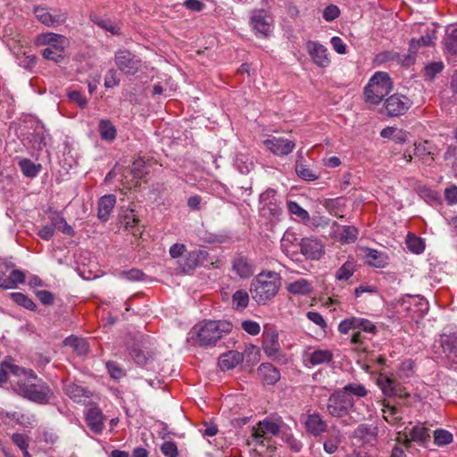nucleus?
Listing matches in <instances>:
<instances>
[{"instance_id": "1", "label": "nucleus", "mask_w": 457, "mask_h": 457, "mask_svg": "<svg viewBox=\"0 0 457 457\" xmlns=\"http://www.w3.org/2000/svg\"><path fill=\"white\" fill-rule=\"evenodd\" d=\"M368 394L366 387L359 383H348L342 388L335 390L327 402L328 413L337 419H342L345 426L354 425L365 420L362 411L364 405L358 403V399Z\"/></svg>"}, {"instance_id": "2", "label": "nucleus", "mask_w": 457, "mask_h": 457, "mask_svg": "<svg viewBox=\"0 0 457 457\" xmlns=\"http://www.w3.org/2000/svg\"><path fill=\"white\" fill-rule=\"evenodd\" d=\"M233 328L231 322L227 320H204L195 325L191 330L192 337L202 347H212L228 335Z\"/></svg>"}, {"instance_id": "3", "label": "nucleus", "mask_w": 457, "mask_h": 457, "mask_svg": "<svg viewBox=\"0 0 457 457\" xmlns=\"http://www.w3.org/2000/svg\"><path fill=\"white\" fill-rule=\"evenodd\" d=\"M281 287V277L275 271H262L251 282L250 293L252 298L264 305L273 299Z\"/></svg>"}, {"instance_id": "4", "label": "nucleus", "mask_w": 457, "mask_h": 457, "mask_svg": "<svg viewBox=\"0 0 457 457\" xmlns=\"http://www.w3.org/2000/svg\"><path fill=\"white\" fill-rule=\"evenodd\" d=\"M393 89V82L386 72L377 71L369 80L364 88L367 103L379 104Z\"/></svg>"}, {"instance_id": "5", "label": "nucleus", "mask_w": 457, "mask_h": 457, "mask_svg": "<svg viewBox=\"0 0 457 457\" xmlns=\"http://www.w3.org/2000/svg\"><path fill=\"white\" fill-rule=\"evenodd\" d=\"M128 350L138 366L149 368L155 360L156 349L148 337L140 336Z\"/></svg>"}, {"instance_id": "6", "label": "nucleus", "mask_w": 457, "mask_h": 457, "mask_svg": "<svg viewBox=\"0 0 457 457\" xmlns=\"http://www.w3.org/2000/svg\"><path fill=\"white\" fill-rule=\"evenodd\" d=\"M14 390L23 398H27L38 404L48 403L54 396L53 390L45 382L39 384L17 382Z\"/></svg>"}, {"instance_id": "7", "label": "nucleus", "mask_w": 457, "mask_h": 457, "mask_svg": "<svg viewBox=\"0 0 457 457\" xmlns=\"http://www.w3.org/2000/svg\"><path fill=\"white\" fill-rule=\"evenodd\" d=\"M260 212L268 219L277 218L281 213V203L278 199L277 192L269 188L260 195Z\"/></svg>"}, {"instance_id": "8", "label": "nucleus", "mask_w": 457, "mask_h": 457, "mask_svg": "<svg viewBox=\"0 0 457 457\" xmlns=\"http://www.w3.org/2000/svg\"><path fill=\"white\" fill-rule=\"evenodd\" d=\"M118 69L126 75L136 74L141 67V60L129 50H118L114 58Z\"/></svg>"}, {"instance_id": "9", "label": "nucleus", "mask_w": 457, "mask_h": 457, "mask_svg": "<svg viewBox=\"0 0 457 457\" xmlns=\"http://www.w3.org/2000/svg\"><path fill=\"white\" fill-rule=\"evenodd\" d=\"M262 349L267 356L273 361H278L283 357L278 342V333L275 328H266L264 329L262 333Z\"/></svg>"}, {"instance_id": "10", "label": "nucleus", "mask_w": 457, "mask_h": 457, "mask_svg": "<svg viewBox=\"0 0 457 457\" xmlns=\"http://www.w3.org/2000/svg\"><path fill=\"white\" fill-rule=\"evenodd\" d=\"M412 101L404 95L394 94L385 101V109L390 117L403 115L411 107Z\"/></svg>"}, {"instance_id": "11", "label": "nucleus", "mask_w": 457, "mask_h": 457, "mask_svg": "<svg viewBox=\"0 0 457 457\" xmlns=\"http://www.w3.org/2000/svg\"><path fill=\"white\" fill-rule=\"evenodd\" d=\"M250 23L258 35L268 37L272 32L273 20L263 9L252 12Z\"/></svg>"}, {"instance_id": "12", "label": "nucleus", "mask_w": 457, "mask_h": 457, "mask_svg": "<svg viewBox=\"0 0 457 457\" xmlns=\"http://www.w3.org/2000/svg\"><path fill=\"white\" fill-rule=\"evenodd\" d=\"M350 330H359L373 335L378 332L377 327L370 320L359 317H351L339 323L338 331L341 334H347Z\"/></svg>"}, {"instance_id": "13", "label": "nucleus", "mask_w": 457, "mask_h": 457, "mask_svg": "<svg viewBox=\"0 0 457 457\" xmlns=\"http://www.w3.org/2000/svg\"><path fill=\"white\" fill-rule=\"evenodd\" d=\"M37 19L48 27H56L65 22L67 13L58 9L48 10L46 7L37 6L34 8Z\"/></svg>"}, {"instance_id": "14", "label": "nucleus", "mask_w": 457, "mask_h": 457, "mask_svg": "<svg viewBox=\"0 0 457 457\" xmlns=\"http://www.w3.org/2000/svg\"><path fill=\"white\" fill-rule=\"evenodd\" d=\"M279 425L270 420L260 421L256 428H253L252 437L256 444L263 445L264 440L279 433Z\"/></svg>"}, {"instance_id": "15", "label": "nucleus", "mask_w": 457, "mask_h": 457, "mask_svg": "<svg viewBox=\"0 0 457 457\" xmlns=\"http://www.w3.org/2000/svg\"><path fill=\"white\" fill-rule=\"evenodd\" d=\"M378 386L387 397L398 396L400 398H407L410 396L405 388L395 379L386 376H380L378 378Z\"/></svg>"}, {"instance_id": "16", "label": "nucleus", "mask_w": 457, "mask_h": 457, "mask_svg": "<svg viewBox=\"0 0 457 457\" xmlns=\"http://www.w3.org/2000/svg\"><path fill=\"white\" fill-rule=\"evenodd\" d=\"M301 253L308 259L320 260L324 254V245L317 238L304 237L299 244Z\"/></svg>"}, {"instance_id": "17", "label": "nucleus", "mask_w": 457, "mask_h": 457, "mask_svg": "<svg viewBox=\"0 0 457 457\" xmlns=\"http://www.w3.org/2000/svg\"><path fill=\"white\" fill-rule=\"evenodd\" d=\"M263 145L275 155H287L295 148V144L294 141L284 137H272L271 138L265 139Z\"/></svg>"}, {"instance_id": "18", "label": "nucleus", "mask_w": 457, "mask_h": 457, "mask_svg": "<svg viewBox=\"0 0 457 457\" xmlns=\"http://www.w3.org/2000/svg\"><path fill=\"white\" fill-rule=\"evenodd\" d=\"M306 48L309 55L316 65L322 68L329 65L330 60L328 58V49L323 45L314 41H308Z\"/></svg>"}, {"instance_id": "19", "label": "nucleus", "mask_w": 457, "mask_h": 457, "mask_svg": "<svg viewBox=\"0 0 457 457\" xmlns=\"http://www.w3.org/2000/svg\"><path fill=\"white\" fill-rule=\"evenodd\" d=\"M36 43L40 46H47L46 48L64 51L68 45V39L62 35L48 32L38 35Z\"/></svg>"}, {"instance_id": "20", "label": "nucleus", "mask_w": 457, "mask_h": 457, "mask_svg": "<svg viewBox=\"0 0 457 457\" xmlns=\"http://www.w3.org/2000/svg\"><path fill=\"white\" fill-rule=\"evenodd\" d=\"M378 428L371 424H360L353 432V437L364 444H372L377 440Z\"/></svg>"}, {"instance_id": "21", "label": "nucleus", "mask_w": 457, "mask_h": 457, "mask_svg": "<svg viewBox=\"0 0 457 457\" xmlns=\"http://www.w3.org/2000/svg\"><path fill=\"white\" fill-rule=\"evenodd\" d=\"M306 430L314 436L321 435L327 430L328 424L318 412L308 414L304 420Z\"/></svg>"}, {"instance_id": "22", "label": "nucleus", "mask_w": 457, "mask_h": 457, "mask_svg": "<svg viewBox=\"0 0 457 457\" xmlns=\"http://www.w3.org/2000/svg\"><path fill=\"white\" fill-rule=\"evenodd\" d=\"M204 259V253L202 251L189 252L185 257L178 261L181 272H187L196 268Z\"/></svg>"}, {"instance_id": "23", "label": "nucleus", "mask_w": 457, "mask_h": 457, "mask_svg": "<svg viewBox=\"0 0 457 457\" xmlns=\"http://www.w3.org/2000/svg\"><path fill=\"white\" fill-rule=\"evenodd\" d=\"M244 361V353L237 351H228L221 354L219 358V366L222 370L234 369Z\"/></svg>"}, {"instance_id": "24", "label": "nucleus", "mask_w": 457, "mask_h": 457, "mask_svg": "<svg viewBox=\"0 0 457 457\" xmlns=\"http://www.w3.org/2000/svg\"><path fill=\"white\" fill-rule=\"evenodd\" d=\"M104 420L102 411L97 407L90 408L87 412V424L90 429L96 434L102 433L104 429Z\"/></svg>"}, {"instance_id": "25", "label": "nucleus", "mask_w": 457, "mask_h": 457, "mask_svg": "<svg viewBox=\"0 0 457 457\" xmlns=\"http://www.w3.org/2000/svg\"><path fill=\"white\" fill-rule=\"evenodd\" d=\"M65 392L76 403H86L92 395L90 391L74 383L68 384Z\"/></svg>"}, {"instance_id": "26", "label": "nucleus", "mask_w": 457, "mask_h": 457, "mask_svg": "<svg viewBox=\"0 0 457 457\" xmlns=\"http://www.w3.org/2000/svg\"><path fill=\"white\" fill-rule=\"evenodd\" d=\"M333 360V353L328 349H316L306 354V361L312 366L328 364Z\"/></svg>"}, {"instance_id": "27", "label": "nucleus", "mask_w": 457, "mask_h": 457, "mask_svg": "<svg viewBox=\"0 0 457 457\" xmlns=\"http://www.w3.org/2000/svg\"><path fill=\"white\" fill-rule=\"evenodd\" d=\"M233 270L242 278H247L254 272L253 265L243 255H238L235 258Z\"/></svg>"}, {"instance_id": "28", "label": "nucleus", "mask_w": 457, "mask_h": 457, "mask_svg": "<svg viewBox=\"0 0 457 457\" xmlns=\"http://www.w3.org/2000/svg\"><path fill=\"white\" fill-rule=\"evenodd\" d=\"M115 204L116 196L114 195L102 196L98 201V218L104 221L107 220Z\"/></svg>"}, {"instance_id": "29", "label": "nucleus", "mask_w": 457, "mask_h": 457, "mask_svg": "<svg viewBox=\"0 0 457 457\" xmlns=\"http://www.w3.org/2000/svg\"><path fill=\"white\" fill-rule=\"evenodd\" d=\"M258 373L268 385H274L280 378L279 370L270 363H262L258 369Z\"/></svg>"}, {"instance_id": "30", "label": "nucleus", "mask_w": 457, "mask_h": 457, "mask_svg": "<svg viewBox=\"0 0 457 457\" xmlns=\"http://www.w3.org/2000/svg\"><path fill=\"white\" fill-rule=\"evenodd\" d=\"M409 438L420 445L427 446L430 442L429 429L423 425H416L410 430Z\"/></svg>"}, {"instance_id": "31", "label": "nucleus", "mask_w": 457, "mask_h": 457, "mask_svg": "<svg viewBox=\"0 0 457 457\" xmlns=\"http://www.w3.org/2000/svg\"><path fill=\"white\" fill-rule=\"evenodd\" d=\"M98 132L102 140L112 142L116 138L117 129L110 120L102 119L98 123Z\"/></svg>"}, {"instance_id": "32", "label": "nucleus", "mask_w": 457, "mask_h": 457, "mask_svg": "<svg viewBox=\"0 0 457 457\" xmlns=\"http://www.w3.org/2000/svg\"><path fill=\"white\" fill-rule=\"evenodd\" d=\"M287 291L292 295H306L312 292V285L305 278H299L287 286Z\"/></svg>"}, {"instance_id": "33", "label": "nucleus", "mask_w": 457, "mask_h": 457, "mask_svg": "<svg viewBox=\"0 0 457 457\" xmlns=\"http://www.w3.org/2000/svg\"><path fill=\"white\" fill-rule=\"evenodd\" d=\"M444 42L445 50L453 55H457V25H450L446 29Z\"/></svg>"}, {"instance_id": "34", "label": "nucleus", "mask_w": 457, "mask_h": 457, "mask_svg": "<svg viewBox=\"0 0 457 457\" xmlns=\"http://www.w3.org/2000/svg\"><path fill=\"white\" fill-rule=\"evenodd\" d=\"M337 226L336 233L339 240L345 244H351L358 237V229L354 226Z\"/></svg>"}, {"instance_id": "35", "label": "nucleus", "mask_w": 457, "mask_h": 457, "mask_svg": "<svg viewBox=\"0 0 457 457\" xmlns=\"http://www.w3.org/2000/svg\"><path fill=\"white\" fill-rule=\"evenodd\" d=\"M90 21L112 35H119L120 33V27L110 19H104L97 14L92 13L90 14Z\"/></svg>"}, {"instance_id": "36", "label": "nucleus", "mask_w": 457, "mask_h": 457, "mask_svg": "<svg viewBox=\"0 0 457 457\" xmlns=\"http://www.w3.org/2000/svg\"><path fill=\"white\" fill-rule=\"evenodd\" d=\"M236 169L242 174H247L253 169V162L252 158L246 154L239 153L234 159Z\"/></svg>"}, {"instance_id": "37", "label": "nucleus", "mask_w": 457, "mask_h": 457, "mask_svg": "<svg viewBox=\"0 0 457 457\" xmlns=\"http://www.w3.org/2000/svg\"><path fill=\"white\" fill-rule=\"evenodd\" d=\"M436 39V30L427 29L426 34L421 36L419 39H411L410 42V49L417 51L420 46H428L433 45Z\"/></svg>"}, {"instance_id": "38", "label": "nucleus", "mask_w": 457, "mask_h": 457, "mask_svg": "<svg viewBox=\"0 0 457 457\" xmlns=\"http://www.w3.org/2000/svg\"><path fill=\"white\" fill-rule=\"evenodd\" d=\"M296 240V235L293 231L287 230L280 240L282 252L287 255L293 254L295 251L293 250L292 247L295 245Z\"/></svg>"}, {"instance_id": "39", "label": "nucleus", "mask_w": 457, "mask_h": 457, "mask_svg": "<svg viewBox=\"0 0 457 457\" xmlns=\"http://www.w3.org/2000/svg\"><path fill=\"white\" fill-rule=\"evenodd\" d=\"M19 167L21 170L22 174L27 178H34L37 175L41 166L35 164L29 159H21L18 162Z\"/></svg>"}, {"instance_id": "40", "label": "nucleus", "mask_w": 457, "mask_h": 457, "mask_svg": "<svg viewBox=\"0 0 457 457\" xmlns=\"http://www.w3.org/2000/svg\"><path fill=\"white\" fill-rule=\"evenodd\" d=\"M366 260L370 265L376 268H383L386 265V258L381 252L375 249H368Z\"/></svg>"}, {"instance_id": "41", "label": "nucleus", "mask_w": 457, "mask_h": 457, "mask_svg": "<svg viewBox=\"0 0 457 457\" xmlns=\"http://www.w3.org/2000/svg\"><path fill=\"white\" fill-rule=\"evenodd\" d=\"M10 298L18 305L29 310V311H36L37 310V304L33 302L32 299H30L28 295L20 293H11Z\"/></svg>"}, {"instance_id": "42", "label": "nucleus", "mask_w": 457, "mask_h": 457, "mask_svg": "<svg viewBox=\"0 0 457 457\" xmlns=\"http://www.w3.org/2000/svg\"><path fill=\"white\" fill-rule=\"evenodd\" d=\"M406 245L409 250L416 254L421 253L425 249L423 240L412 234L407 236Z\"/></svg>"}, {"instance_id": "43", "label": "nucleus", "mask_w": 457, "mask_h": 457, "mask_svg": "<svg viewBox=\"0 0 457 457\" xmlns=\"http://www.w3.org/2000/svg\"><path fill=\"white\" fill-rule=\"evenodd\" d=\"M355 271V265L352 262H345L336 272V278L337 280H347L349 279Z\"/></svg>"}, {"instance_id": "44", "label": "nucleus", "mask_w": 457, "mask_h": 457, "mask_svg": "<svg viewBox=\"0 0 457 457\" xmlns=\"http://www.w3.org/2000/svg\"><path fill=\"white\" fill-rule=\"evenodd\" d=\"M249 295L245 290H237L232 295V303L237 309H245L248 305Z\"/></svg>"}, {"instance_id": "45", "label": "nucleus", "mask_w": 457, "mask_h": 457, "mask_svg": "<svg viewBox=\"0 0 457 457\" xmlns=\"http://www.w3.org/2000/svg\"><path fill=\"white\" fill-rule=\"evenodd\" d=\"M295 172L301 179L306 181H312L318 179V175L312 170L306 167L299 161H297L295 164Z\"/></svg>"}, {"instance_id": "46", "label": "nucleus", "mask_w": 457, "mask_h": 457, "mask_svg": "<svg viewBox=\"0 0 457 457\" xmlns=\"http://www.w3.org/2000/svg\"><path fill=\"white\" fill-rule=\"evenodd\" d=\"M453 441V435L445 429L434 431V442L436 445H446Z\"/></svg>"}, {"instance_id": "47", "label": "nucleus", "mask_w": 457, "mask_h": 457, "mask_svg": "<svg viewBox=\"0 0 457 457\" xmlns=\"http://www.w3.org/2000/svg\"><path fill=\"white\" fill-rule=\"evenodd\" d=\"M443 69L444 63L442 62H431L424 68V76L428 79L432 80Z\"/></svg>"}, {"instance_id": "48", "label": "nucleus", "mask_w": 457, "mask_h": 457, "mask_svg": "<svg viewBox=\"0 0 457 457\" xmlns=\"http://www.w3.org/2000/svg\"><path fill=\"white\" fill-rule=\"evenodd\" d=\"M25 275L20 270H12L7 278V289L15 288L18 284L23 283Z\"/></svg>"}, {"instance_id": "49", "label": "nucleus", "mask_w": 457, "mask_h": 457, "mask_svg": "<svg viewBox=\"0 0 457 457\" xmlns=\"http://www.w3.org/2000/svg\"><path fill=\"white\" fill-rule=\"evenodd\" d=\"M288 211L290 213L296 215L303 220H309L310 215L306 210L302 208L296 202L290 201L287 203Z\"/></svg>"}, {"instance_id": "50", "label": "nucleus", "mask_w": 457, "mask_h": 457, "mask_svg": "<svg viewBox=\"0 0 457 457\" xmlns=\"http://www.w3.org/2000/svg\"><path fill=\"white\" fill-rule=\"evenodd\" d=\"M106 368L108 370V372L110 376L114 379H120L123 377H125L126 372L120 364H118L116 361H107L106 362Z\"/></svg>"}, {"instance_id": "51", "label": "nucleus", "mask_w": 457, "mask_h": 457, "mask_svg": "<svg viewBox=\"0 0 457 457\" xmlns=\"http://www.w3.org/2000/svg\"><path fill=\"white\" fill-rule=\"evenodd\" d=\"M64 51H56L51 48H45L42 51V55L45 59L53 61L56 63L61 62L64 56H63Z\"/></svg>"}, {"instance_id": "52", "label": "nucleus", "mask_w": 457, "mask_h": 457, "mask_svg": "<svg viewBox=\"0 0 457 457\" xmlns=\"http://www.w3.org/2000/svg\"><path fill=\"white\" fill-rule=\"evenodd\" d=\"M162 454L166 457H177L178 447L174 442L166 441L161 446Z\"/></svg>"}, {"instance_id": "53", "label": "nucleus", "mask_w": 457, "mask_h": 457, "mask_svg": "<svg viewBox=\"0 0 457 457\" xmlns=\"http://www.w3.org/2000/svg\"><path fill=\"white\" fill-rule=\"evenodd\" d=\"M340 14L339 8L335 4L328 5L323 11V18L327 21L336 20Z\"/></svg>"}, {"instance_id": "54", "label": "nucleus", "mask_w": 457, "mask_h": 457, "mask_svg": "<svg viewBox=\"0 0 457 457\" xmlns=\"http://www.w3.org/2000/svg\"><path fill=\"white\" fill-rule=\"evenodd\" d=\"M120 79L117 77V71L114 69H110L104 77V87L107 88L118 86Z\"/></svg>"}, {"instance_id": "55", "label": "nucleus", "mask_w": 457, "mask_h": 457, "mask_svg": "<svg viewBox=\"0 0 457 457\" xmlns=\"http://www.w3.org/2000/svg\"><path fill=\"white\" fill-rule=\"evenodd\" d=\"M67 344L73 346L79 353H85L87 351V346L83 339L70 337L66 339Z\"/></svg>"}, {"instance_id": "56", "label": "nucleus", "mask_w": 457, "mask_h": 457, "mask_svg": "<svg viewBox=\"0 0 457 457\" xmlns=\"http://www.w3.org/2000/svg\"><path fill=\"white\" fill-rule=\"evenodd\" d=\"M12 440L13 444L17 445L21 450L29 448V438L24 434L14 433L12 435Z\"/></svg>"}, {"instance_id": "57", "label": "nucleus", "mask_w": 457, "mask_h": 457, "mask_svg": "<svg viewBox=\"0 0 457 457\" xmlns=\"http://www.w3.org/2000/svg\"><path fill=\"white\" fill-rule=\"evenodd\" d=\"M241 327L245 332L252 336H256L261 331L259 323L253 320H244Z\"/></svg>"}, {"instance_id": "58", "label": "nucleus", "mask_w": 457, "mask_h": 457, "mask_svg": "<svg viewBox=\"0 0 457 457\" xmlns=\"http://www.w3.org/2000/svg\"><path fill=\"white\" fill-rule=\"evenodd\" d=\"M56 226L57 223L54 222L50 225H46L41 229H39L37 235L42 239L48 241L54 237Z\"/></svg>"}, {"instance_id": "59", "label": "nucleus", "mask_w": 457, "mask_h": 457, "mask_svg": "<svg viewBox=\"0 0 457 457\" xmlns=\"http://www.w3.org/2000/svg\"><path fill=\"white\" fill-rule=\"evenodd\" d=\"M68 97L71 101L78 104L80 108H85L87 105V98L82 96L79 91L74 90L68 93Z\"/></svg>"}, {"instance_id": "60", "label": "nucleus", "mask_w": 457, "mask_h": 457, "mask_svg": "<svg viewBox=\"0 0 457 457\" xmlns=\"http://www.w3.org/2000/svg\"><path fill=\"white\" fill-rule=\"evenodd\" d=\"M383 411L384 419L388 422L401 419L399 416H397L398 410L395 406L385 404V409H383Z\"/></svg>"}, {"instance_id": "61", "label": "nucleus", "mask_w": 457, "mask_h": 457, "mask_svg": "<svg viewBox=\"0 0 457 457\" xmlns=\"http://www.w3.org/2000/svg\"><path fill=\"white\" fill-rule=\"evenodd\" d=\"M36 295L44 305H52L54 303V295L50 291L39 290L36 292Z\"/></svg>"}, {"instance_id": "62", "label": "nucleus", "mask_w": 457, "mask_h": 457, "mask_svg": "<svg viewBox=\"0 0 457 457\" xmlns=\"http://www.w3.org/2000/svg\"><path fill=\"white\" fill-rule=\"evenodd\" d=\"M145 274L137 269H132L128 271L122 272V277L129 281H139L143 278Z\"/></svg>"}, {"instance_id": "63", "label": "nucleus", "mask_w": 457, "mask_h": 457, "mask_svg": "<svg viewBox=\"0 0 457 457\" xmlns=\"http://www.w3.org/2000/svg\"><path fill=\"white\" fill-rule=\"evenodd\" d=\"M307 318L318 325L322 329H325L327 328V323L323 317L317 312H308L306 314Z\"/></svg>"}, {"instance_id": "64", "label": "nucleus", "mask_w": 457, "mask_h": 457, "mask_svg": "<svg viewBox=\"0 0 457 457\" xmlns=\"http://www.w3.org/2000/svg\"><path fill=\"white\" fill-rule=\"evenodd\" d=\"M54 223H57L56 228L63 234L68 236H74L75 232L71 226H70L64 218H59Z\"/></svg>"}]
</instances>
